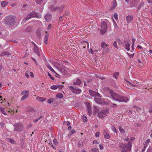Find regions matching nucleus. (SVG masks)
I'll list each match as a JSON object with an SVG mask.
<instances>
[{"mask_svg":"<svg viewBox=\"0 0 152 152\" xmlns=\"http://www.w3.org/2000/svg\"><path fill=\"white\" fill-rule=\"evenodd\" d=\"M110 94V97L114 100L119 102H126L129 100L128 98L125 96H122L114 93L113 91L110 90L109 91Z\"/></svg>","mask_w":152,"mask_h":152,"instance_id":"nucleus-1","label":"nucleus"},{"mask_svg":"<svg viewBox=\"0 0 152 152\" xmlns=\"http://www.w3.org/2000/svg\"><path fill=\"white\" fill-rule=\"evenodd\" d=\"M16 18L13 15H9L5 17L4 19L6 24L11 27L13 26L15 22Z\"/></svg>","mask_w":152,"mask_h":152,"instance_id":"nucleus-2","label":"nucleus"},{"mask_svg":"<svg viewBox=\"0 0 152 152\" xmlns=\"http://www.w3.org/2000/svg\"><path fill=\"white\" fill-rule=\"evenodd\" d=\"M131 146L132 145L129 142L126 144L121 143L119 145V147L122 148L121 152H127L130 150Z\"/></svg>","mask_w":152,"mask_h":152,"instance_id":"nucleus-3","label":"nucleus"},{"mask_svg":"<svg viewBox=\"0 0 152 152\" xmlns=\"http://www.w3.org/2000/svg\"><path fill=\"white\" fill-rule=\"evenodd\" d=\"M56 4V2L55 0H52V2L50 3L49 6H50V9L51 11H56L59 10L61 13V9L59 7H55V5Z\"/></svg>","mask_w":152,"mask_h":152,"instance_id":"nucleus-4","label":"nucleus"},{"mask_svg":"<svg viewBox=\"0 0 152 152\" xmlns=\"http://www.w3.org/2000/svg\"><path fill=\"white\" fill-rule=\"evenodd\" d=\"M101 29L100 30L102 34H104L106 32L107 26L106 23L105 21H102L101 24Z\"/></svg>","mask_w":152,"mask_h":152,"instance_id":"nucleus-5","label":"nucleus"},{"mask_svg":"<svg viewBox=\"0 0 152 152\" xmlns=\"http://www.w3.org/2000/svg\"><path fill=\"white\" fill-rule=\"evenodd\" d=\"M15 128L14 130L15 131L21 132L23 131V127L20 123L15 124L14 125Z\"/></svg>","mask_w":152,"mask_h":152,"instance_id":"nucleus-6","label":"nucleus"},{"mask_svg":"<svg viewBox=\"0 0 152 152\" xmlns=\"http://www.w3.org/2000/svg\"><path fill=\"white\" fill-rule=\"evenodd\" d=\"M69 88L72 92L75 93L79 94L81 92V90L80 89H77L72 86H69Z\"/></svg>","mask_w":152,"mask_h":152,"instance_id":"nucleus-7","label":"nucleus"},{"mask_svg":"<svg viewBox=\"0 0 152 152\" xmlns=\"http://www.w3.org/2000/svg\"><path fill=\"white\" fill-rule=\"evenodd\" d=\"M106 112L105 110L100 111L98 113V117L99 118H102L105 117L106 115Z\"/></svg>","mask_w":152,"mask_h":152,"instance_id":"nucleus-8","label":"nucleus"},{"mask_svg":"<svg viewBox=\"0 0 152 152\" xmlns=\"http://www.w3.org/2000/svg\"><path fill=\"white\" fill-rule=\"evenodd\" d=\"M90 94L91 96H99L100 97V94L98 92L93 91H89Z\"/></svg>","mask_w":152,"mask_h":152,"instance_id":"nucleus-9","label":"nucleus"},{"mask_svg":"<svg viewBox=\"0 0 152 152\" xmlns=\"http://www.w3.org/2000/svg\"><path fill=\"white\" fill-rule=\"evenodd\" d=\"M45 18L48 22L51 21L52 19V15L50 14H47L45 16Z\"/></svg>","mask_w":152,"mask_h":152,"instance_id":"nucleus-10","label":"nucleus"},{"mask_svg":"<svg viewBox=\"0 0 152 152\" xmlns=\"http://www.w3.org/2000/svg\"><path fill=\"white\" fill-rule=\"evenodd\" d=\"M130 42H127L125 43V48L127 51L130 50Z\"/></svg>","mask_w":152,"mask_h":152,"instance_id":"nucleus-11","label":"nucleus"},{"mask_svg":"<svg viewBox=\"0 0 152 152\" xmlns=\"http://www.w3.org/2000/svg\"><path fill=\"white\" fill-rule=\"evenodd\" d=\"M34 52H35V53H37V54L38 55V56H39V50L37 45L35 44H34Z\"/></svg>","mask_w":152,"mask_h":152,"instance_id":"nucleus-12","label":"nucleus"},{"mask_svg":"<svg viewBox=\"0 0 152 152\" xmlns=\"http://www.w3.org/2000/svg\"><path fill=\"white\" fill-rule=\"evenodd\" d=\"M87 107L88 113L89 114V115H90L92 113L91 107V106L90 105V104H88L87 105Z\"/></svg>","mask_w":152,"mask_h":152,"instance_id":"nucleus-13","label":"nucleus"},{"mask_svg":"<svg viewBox=\"0 0 152 152\" xmlns=\"http://www.w3.org/2000/svg\"><path fill=\"white\" fill-rule=\"evenodd\" d=\"M82 83V81L80 80L79 79L77 78V81L76 82H74L73 84L74 85H79L81 84Z\"/></svg>","mask_w":152,"mask_h":152,"instance_id":"nucleus-14","label":"nucleus"},{"mask_svg":"<svg viewBox=\"0 0 152 152\" xmlns=\"http://www.w3.org/2000/svg\"><path fill=\"white\" fill-rule=\"evenodd\" d=\"M127 22L128 23H129L133 19L132 16H128L126 18Z\"/></svg>","mask_w":152,"mask_h":152,"instance_id":"nucleus-15","label":"nucleus"},{"mask_svg":"<svg viewBox=\"0 0 152 152\" xmlns=\"http://www.w3.org/2000/svg\"><path fill=\"white\" fill-rule=\"evenodd\" d=\"M10 55V54L9 52H4L1 53V54H0V56H2L7 55V56L8 57H9V55Z\"/></svg>","mask_w":152,"mask_h":152,"instance_id":"nucleus-16","label":"nucleus"},{"mask_svg":"<svg viewBox=\"0 0 152 152\" xmlns=\"http://www.w3.org/2000/svg\"><path fill=\"white\" fill-rule=\"evenodd\" d=\"M30 14L31 15L32 18L37 17V13L34 11L31 12Z\"/></svg>","mask_w":152,"mask_h":152,"instance_id":"nucleus-17","label":"nucleus"},{"mask_svg":"<svg viewBox=\"0 0 152 152\" xmlns=\"http://www.w3.org/2000/svg\"><path fill=\"white\" fill-rule=\"evenodd\" d=\"M5 109L2 107H0V111L4 115H7L6 113H5Z\"/></svg>","mask_w":152,"mask_h":152,"instance_id":"nucleus-18","label":"nucleus"},{"mask_svg":"<svg viewBox=\"0 0 152 152\" xmlns=\"http://www.w3.org/2000/svg\"><path fill=\"white\" fill-rule=\"evenodd\" d=\"M36 99L40 102H43L45 100V99L44 98L39 96L37 97Z\"/></svg>","mask_w":152,"mask_h":152,"instance_id":"nucleus-19","label":"nucleus"},{"mask_svg":"<svg viewBox=\"0 0 152 152\" xmlns=\"http://www.w3.org/2000/svg\"><path fill=\"white\" fill-rule=\"evenodd\" d=\"M36 34L37 35L38 37H41V33L40 31L39 30H37L36 31Z\"/></svg>","mask_w":152,"mask_h":152,"instance_id":"nucleus-20","label":"nucleus"},{"mask_svg":"<svg viewBox=\"0 0 152 152\" xmlns=\"http://www.w3.org/2000/svg\"><path fill=\"white\" fill-rule=\"evenodd\" d=\"M59 85H53L52 86H51L50 88L52 90H55L56 89H57L58 88Z\"/></svg>","mask_w":152,"mask_h":152,"instance_id":"nucleus-21","label":"nucleus"},{"mask_svg":"<svg viewBox=\"0 0 152 152\" xmlns=\"http://www.w3.org/2000/svg\"><path fill=\"white\" fill-rule=\"evenodd\" d=\"M109 50L108 48H104L103 49V53L102 54H104V53H108L109 51Z\"/></svg>","mask_w":152,"mask_h":152,"instance_id":"nucleus-22","label":"nucleus"},{"mask_svg":"<svg viewBox=\"0 0 152 152\" xmlns=\"http://www.w3.org/2000/svg\"><path fill=\"white\" fill-rule=\"evenodd\" d=\"M47 67V68L51 71L53 72H55L54 70L52 68L49 64H48Z\"/></svg>","mask_w":152,"mask_h":152,"instance_id":"nucleus-23","label":"nucleus"},{"mask_svg":"<svg viewBox=\"0 0 152 152\" xmlns=\"http://www.w3.org/2000/svg\"><path fill=\"white\" fill-rule=\"evenodd\" d=\"M117 3L116 1H113V4L112 6V7L113 8H115L117 6Z\"/></svg>","mask_w":152,"mask_h":152,"instance_id":"nucleus-24","label":"nucleus"},{"mask_svg":"<svg viewBox=\"0 0 152 152\" xmlns=\"http://www.w3.org/2000/svg\"><path fill=\"white\" fill-rule=\"evenodd\" d=\"M101 47L103 48H105L107 46V45L106 43L104 42H102L101 43Z\"/></svg>","mask_w":152,"mask_h":152,"instance_id":"nucleus-25","label":"nucleus"},{"mask_svg":"<svg viewBox=\"0 0 152 152\" xmlns=\"http://www.w3.org/2000/svg\"><path fill=\"white\" fill-rule=\"evenodd\" d=\"M8 2L5 1H3L1 2V4L2 7H5V6L7 5Z\"/></svg>","mask_w":152,"mask_h":152,"instance_id":"nucleus-26","label":"nucleus"},{"mask_svg":"<svg viewBox=\"0 0 152 152\" xmlns=\"http://www.w3.org/2000/svg\"><path fill=\"white\" fill-rule=\"evenodd\" d=\"M28 94H26L25 95H24L23 96L21 99V100L23 101L25 99L27 98L28 97Z\"/></svg>","mask_w":152,"mask_h":152,"instance_id":"nucleus-27","label":"nucleus"},{"mask_svg":"<svg viewBox=\"0 0 152 152\" xmlns=\"http://www.w3.org/2000/svg\"><path fill=\"white\" fill-rule=\"evenodd\" d=\"M144 5V3L143 2H141L138 6L137 9L138 10L140 9Z\"/></svg>","mask_w":152,"mask_h":152,"instance_id":"nucleus-28","label":"nucleus"},{"mask_svg":"<svg viewBox=\"0 0 152 152\" xmlns=\"http://www.w3.org/2000/svg\"><path fill=\"white\" fill-rule=\"evenodd\" d=\"M56 96L59 98H62L63 97V94L61 93H59L56 95Z\"/></svg>","mask_w":152,"mask_h":152,"instance_id":"nucleus-29","label":"nucleus"},{"mask_svg":"<svg viewBox=\"0 0 152 152\" xmlns=\"http://www.w3.org/2000/svg\"><path fill=\"white\" fill-rule=\"evenodd\" d=\"M111 129L112 131L114 132L117 133V130L115 127L114 126H112Z\"/></svg>","mask_w":152,"mask_h":152,"instance_id":"nucleus-30","label":"nucleus"},{"mask_svg":"<svg viewBox=\"0 0 152 152\" xmlns=\"http://www.w3.org/2000/svg\"><path fill=\"white\" fill-rule=\"evenodd\" d=\"M31 18H32L31 15L29 14L28 15L27 17L26 18L25 20H28L30 19Z\"/></svg>","mask_w":152,"mask_h":152,"instance_id":"nucleus-31","label":"nucleus"},{"mask_svg":"<svg viewBox=\"0 0 152 152\" xmlns=\"http://www.w3.org/2000/svg\"><path fill=\"white\" fill-rule=\"evenodd\" d=\"M104 138L107 139H109L110 137V135L108 133L104 135Z\"/></svg>","mask_w":152,"mask_h":152,"instance_id":"nucleus-32","label":"nucleus"},{"mask_svg":"<svg viewBox=\"0 0 152 152\" xmlns=\"http://www.w3.org/2000/svg\"><path fill=\"white\" fill-rule=\"evenodd\" d=\"M119 75V73L118 72H116L113 74V76L116 79L117 78V77Z\"/></svg>","mask_w":152,"mask_h":152,"instance_id":"nucleus-33","label":"nucleus"},{"mask_svg":"<svg viewBox=\"0 0 152 152\" xmlns=\"http://www.w3.org/2000/svg\"><path fill=\"white\" fill-rule=\"evenodd\" d=\"M119 128L120 131L121 133L122 134L124 133V130L121 127H119Z\"/></svg>","mask_w":152,"mask_h":152,"instance_id":"nucleus-34","label":"nucleus"},{"mask_svg":"<svg viewBox=\"0 0 152 152\" xmlns=\"http://www.w3.org/2000/svg\"><path fill=\"white\" fill-rule=\"evenodd\" d=\"M83 122H86L87 120V118L86 116L85 115H83Z\"/></svg>","mask_w":152,"mask_h":152,"instance_id":"nucleus-35","label":"nucleus"},{"mask_svg":"<svg viewBox=\"0 0 152 152\" xmlns=\"http://www.w3.org/2000/svg\"><path fill=\"white\" fill-rule=\"evenodd\" d=\"M53 100L52 99H50L48 100V102L49 104H51L53 102Z\"/></svg>","mask_w":152,"mask_h":152,"instance_id":"nucleus-36","label":"nucleus"},{"mask_svg":"<svg viewBox=\"0 0 152 152\" xmlns=\"http://www.w3.org/2000/svg\"><path fill=\"white\" fill-rule=\"evenodd\" d=\"M113 45L115 48H118L116 41H114Z\"/></svg>","mask_w":152,"mask_h":152,"instance_id":"nucleus-37","label":"nucleus"},{"mask_svg":"<svg viewBox=\"0 0 152 152\" xmlns=\"http://www.w3.org/2000/svg\"><path fill=\"white\" fill-rule=\"evenodd\" d=\"M94 100L97 102H99L100 100V98L96 97L94 98Z\"/></svg>","mask_w":152,"mask_h":152,"instance_id":"nucleus-38","label":"nucleus"},{"mask_svg":"<svg viewBox=\"0 0 152 152\" xmlns=\"http://www.w3.org/2000/svg\"><path fill=\"white\" fill-rule=\"evenodd\" d=\"M99 134L100 132H96L95 134V137H99Z\"/></svg>","mask_w":152,"mask_h":152,"instance_id":"nucleus-39","label":"nucleus"},{"mask_svg":"<svg viewBox=\"0 0 152 152\" xmlns=\"http://www.w3.org/2000/svg\"><path fill=\"white\" fill-rule=\"evenodd\" d=\"M53 142L55 144V145H56L57 144V140L56 139H54L53 140Z\"/></svg>","mask_w":152,"mask_h":152,"instance_id":"nucleus-40","label":"nucleus"},{"mask_svg":"<svg viewBox=\"0 0 152 152\" xmlns=\"http://www.w3.org/2000/svg\"><path fill=\"white\" fill-rule=\"evenodd\" d=\"M117 106V105L114 103H112L111 105V106L113 107H116Z\"/></svg>","mask_w":152,"mask_h":152,"instance_id":"nucleus-41","label":"nucleus"},{"mask_svg":"<svg viewBox=\"0 0 152 152\" xmlns=\"http://www.w3.org/2000/svg\"><path fill=\"white\" fill-rule=\"evenodd\" d=\"M135 40V39H132V42H133V44L132 45V50H134V41Z\"/></svg>","mask_w":152,"mask_h":152,"instance_id":"nucleus-42","label":"nucleus"},{"mask_svg":"<svg viewBox=\"0 0 152 152\" xmlns=\"http://www.w3.org/2000/svg\"><path fill=\"white\" fill-rule=\"evenodd\" d=\"M39 120V119L38 118H37V119L34 120L33 121V122L34 123H35L37 122Z\"/></svg>","mask_w":152,"mask_h":152,"instance_id":"nucleus-43","label":"nucleus"},{"mask_svg":"<svg viewBox=\"0 0 152 152\" xmlns=\"http://www.w3.org/2000/svg\"><path fill=\"white\" fill-rule=\"evenodd\" d=\"M114 17L115 19H118V15L117 13H115L114 15Z\"/></svg>","mask_w":152,"mask_h":152,"instance_id":"nucleus-44","label":"nucleus"},{"mask_svg":"<svg viewBox=\"0 0 152 152\" xmlns=\"http://www.w3.org/2000/svg\"><path fill=\"white\" fill-rule=\"evenodd\" d=\"M93 143L94 144H98L99 143V142L98 141H97L96 140H94L93 142Z\"/></svg>","mask_w":152,"mask_h":152,"instance_id":"nucleus-45","label":"nucleus"},{"mask_svg":"<svg viewBox=\"0 0 152 152\" xmlns=\"http://www.w3.org/2000/svg\"><path fill=\"white\" fill-rule=\"evenodd\" d=\"M46 34L45 35V38H48L49 37V35L48 33L46 31H45Z\"/></svg>","mask_w":152,"mask_h":152,"instance_id":"nucleus-46","label":"nucleus"},{"mask_svg":"<svg viewBox=\"0 0 152 152\" xmlns=\"http://www.w3.org/2000/svg\"><path fill=\"white\" fill-rule=\"evenodd\" d=\"M10 41L12 42H13L15 43H17L18 42L17 41L13 39H12L11 40H10Z\"/></svg>","mask_w":152,"mask_h":152,"instance_id":"nucleus-47","label":"nucleus"},{"mask_svg":"<svg viewBox=\"0 0 152 152\" xmlns=\"http://www.w3.org/2000/svg\"><path fill=\"white\" fill-rule=\"evenodd\" d=\"M118 42L120 45H122V42L120 40V39H118Z\"/></svg>","mask_w":152,"mask_h":152,"instance_id":"nucleus-48","label":"nucleus"},{"mask_svg":"<svg viewBox=\"0 0 152 152\" xmlns=\"http://www.w3.org/2000/svg\"><path fill=\"white\" fill-rule=\"evenodd\" d=\"M51 27L52 25L51 24H49L48 27V30H50L51 29Z\"/></svg>","mask_w":152,"mask_h":152,"instance_id":"nucleus-49","label":"nucleus"},{"mask_svg":"<svg viewBox=\"0 0 152 152\" xmlns=\"http://www.w3.org/2000/svg\"><path fill=\"white\" fill-rule=\"evenodd\" d=\"M127 83H128L129 84V85H130V86H134V85H133L132 84V83H131L129 82V81H126Z\"/></svg>","mask_w":152,"mask_h":152,"instance_id":"nucleus-50","label":"nucleus"},{"mask_svg":"<svg viewBox=\"0 0 152 152\" xmlns=\"http://www.w3.org/2000/svg\"><path fill=\"white\" fill-rule=\"evenodd\" d=\"M127 83H128L129 84V85H130V86H134V85H133L132 84V83H131L129 82V81H126Z\"/></svg>","mask_w":152,"mask_h":152,"instance_id":"nucleus-51","label":"nucleus"},{"mask_svg":"<svg viewBox=\"0 0 152 152\" xmlns=\"http://www.w3.org/2000/svg\"><path fill=\"white\" fill-rule=\"evenodd\" d=\"M28 71H27L26 72L25 74V76L27 77H29V75H28Z\"/></svg>","mask_w":152,"mask_h":152,"instance_id":"nucleus-52","label":"nucleus"},{"mask_svg":"<svg viewBox=\"0 0 152 152\" xmlns=\"http://www.w3.org/2000/svg\"><path fill=\"white\" fill-rule=\"evenodd\" d=\"M103 132H103V134H104V135H105V134L108 133L107 132V131L106 130H105V129H104L103 130Z\"/></svg>","mask_w":152,"mask_h":152,"instance_id":"nucleus-53","label":"nucleus"},{"mask_svg":"<svg viewBox=\"0 0 152 152\" xmlns=\"http://www.w3.org/2000/svg\"><path fill=\"white\" fill-rule=\"evenodd\" d=\"M30 74V75L31 77H33L34 76V75L33 74V73L32 72H29Z\"/></svg>","mask_w":152,"mask_h":152,"instance_id":"nucleus-54","label":"nucleus"},{"mask_svg":"<svg viewBox=\"0 0 152 152\" xmlns=\"http://www.w3.org/2000/svg\"><path fill=\"white\" fill-rule=\"evenodd\" d=\"M27 91H23L22 92V93L23 94H26Z\"/></svg>","mask_w":152,"mask_h":152,"instance_id":"nucleus-55","label":"nucleus"},{"mask_svg":"<svg viewBox=\"0 0 152 152\" xmlns=\"http://www.w3.org/2000/svg\"><path fill=\"white\" fill-rule=\"evenodd\" d=\"M64 86L63 85H59L58 86V88H59V89H62L63 87Z\"/></svg>","mask_w":152,"mask_h":152,"instance_id":"nucleus-56","label":"nucleus"},{"mask_svg":"<svg viewBox=\"0 0 152 152\" xmlns=\"http://www.w3.org/2000/svg\"><path fill=\"white\" fill-rule=\"evenodd\" d=\"M83 43H85L87 45H88V48H89V44L88 43V42H87L85 41H83Z\"/></svg>","mask_w":152,"mask_h":152,"instance_id":"nucleus-57","label":"nucleus"},{"mask_svg":"<svg viewBox=\"0 0 152 152\" xmlns=\"http://www.w3.org/2000/svg\"><path fill=\"white\" fill-rule=\"evenodd\" d=\"M73 134L70 132L68 134V136L69 137H71Z\"/></svg>","mask_w":152,"mask_h":152,"instance_id":"nucleus-58","label":"nucleus"},{"mask_svg":"<svg viewBox=\"0 0 152 152\" xmlns=\"http://www.w3.org/2000/svg\"><path fill=\"white\" fill-rule=\"evenodd\" d=\"M71 132L73 134H74L76 132L75 130L73 129L71 131Z\"/></svg>","mask_w":152,"mask_h":152,"instance_id":"nucleus-59","label":"nucleus"},{"mask_svg":"<svg viewBox=\"0 0 152 152\" xmlns=\"http://www.w3.org/2000/svg\"><path fill=\"white\" fill-rule=\"evenodd\" d=\"M48 40V39H46L45 40H44V43L46 44H47V41Z\"/></svg>","mask_w":152,"mask_h":152,"instance_id":"nucleus-60","label":"nucleus"},{"mask_svg":"<svg viewBox=\"0 0 152 152\" xmlns=\"http://www.w3.org/2000/svg\"><path fill=\"white\" fill-rule=\"evenodd\" d=\"M44 117V116L43 115H41V116H40L38 118H37L39 119V120H40L41 118H42L43 117Z\"/></svg>","mask_w":152,"mask_h":152,"instance_id":"nucleus-61","label":"nucleus"},{"mask_svg":"<svg viewBox=\"0 0 152 152\" xmlns=\"http://www.w3.org/2000/svg\"><path fill=\"white\" fill-rule=\"evenodd\" d=\"M9 141L11 143H13V142H14V141L13 140H12V139H10L9 140Z\"/></svg>","mask_w":152,"mask_h":152,"instance_id":"nucleus-62","label":"nucleus"},{"mask_svg":"<svg viewBox=\"0 0 152 152\" xmlns=\"http://www.w3.org/2000/svg\"><path fill=\"white\" fill-rule=\"evenodd\" d=\"M89 52L91 54L93 53V51L92 49H90V51H89Z\"/></svg>","mask_w":152,"mask_h":152,"instance_id":"nucleus-63","label":"nucleus"},{"mask_svg":"<svg viewBox=\"0 0 152 152\" xmlns=\"http://www.w3.org/2000/svg\"><path fill=\"white\" fill-rule=\"evenodd\" d=\"M149 3H152V0H147Z\"/></svg>","mask_w":152,"mask_h":152,"instance_id":"nucleus-64","label":"nucleus"}]
</instances>
